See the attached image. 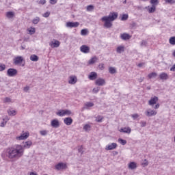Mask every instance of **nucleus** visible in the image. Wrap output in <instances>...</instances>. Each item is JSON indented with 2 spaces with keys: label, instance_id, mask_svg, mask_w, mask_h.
I'll list each match as a JSON object with an SVG mask.
<instances>
[{
  "label": "nucleus",
  "instance_id": "69168bd1",
  "mask_svg": "<svg viewBox=\"0 0 175 175\" xmlns=\"http://www.w3.org/2000/svg\"><path fill=\"white\" fill-rule=\"evenodd\" d=\"M78 151H79V152H81V154H83V148H79V149H78Z\"/></svg>",
  "mask_w": 175,
  "mask_h": 175
},
{
  "label": "nucleus",
  "instance_id": "e2e57ef3",
  "mask_svg": "<svg viewBox=\"0 0 175 175\" xmlns=\"http://www.w3.org/2000/svg\"><path fill=\"white\" fill-rule=\"evenodd\" d=\"M144 80V77H140L138 79L139 83H142V81Z\"/></svg>",
  "mask_w": 175,
  "mask_h": 175
},
{
  "label": "nucleus",
  "instance_id": "864d4df0",
  "mask_svg": "<svg viewBox=\"0 0 175 175\" xmlns=\"http://www.w3.org/2000/svg\"><path fill=\"white\" fill-rule=\"evenodd\" d=\"M98 68L100 70H103V69H105V64H100L98 66Z\"/></svg>",
  "mask_w": 175,
  "mask_h": 175
},
{
  "label": "nucleus",
  "instance_id": "774afa93",
  "mask_svg": "<svg viewBox=\"0 0 175 175\" xmlns=\"http://www.w3.org/2000/svg\"><path fill=\"white\" fill-rule=\"evenodd\" d=\"M172 55H173L174 57H175V50L174 51Z\"/></svg>",
  "mask_w": 175,
  "mask_h": 175
},
{
  "label": "nucleus",
  "instance_id": "6ab92c4d",
  "mask_svg": "<svg viewBox=\"0 0 175 175\" xmlns=\"http://www.w3.org/2000/svg\"><path fill=\"white\" fill-rule=\"evenodd\" d=\"M120 38L122 39V40H129L131 36L126 33H123L120 35Z\"/></svg>",
  "mask_w": 175,
  "mask_h": 175
},
{
  "label": "nucleus",
  "instance_id": "4be33fe9",
  "mask_svg": "<svg viewBox=\"0 0 175 175\" xmlns=\"http://www.w3.org/2000/svg\"><path fill=\"white\" fill-rule=\"evenodd\" d=\"M120 132H122L123 133H131L132 132V129L129 127H124L123 129H120Z\"/></svg>",
  "mask_w": 175,
  "mask_h": 175
},
{
  "label": "nucleus",
  "instance_id": "bf43d9fd",
  "mask_svg": "<svg viewBox=\"0 0 175 175\" xmlns=\"http://www.w3.org/2000/svg\"><path fill=\"white\" fill-rule=\"evenodd\" d=\"M51 5H55L57 3V0H50Z\"/></svg>",
  "mask_w": 175,
  "mask_h": 175
},
{
  "label": "nucleus",
  "instance_id": "13d9d810",
  "mask_svg": "<svg viewBox=\"0 0 175 175\" xmlns=\"http://www.w3.org/2000/svg\"><path fill=\"white\" fill-rule=\"evenodd\" d=\"M49 16H50V12H46L43 14V17H46V18L49 17Z\"/></svg>",
  "mask_w": 175,
  "mask_h": 175
},
{
  "label": "nucleus",
  "instance_id": "338daca9",
  "mask_svg": "<svg viewBox=\"0 0 175 175\" xmlns=\"http://www.w3.org/2000/svg\"><path fill=\"white\" fill-rule=\"evenodd\" d=\"M137 66H139V68H142V66H143V63L139 64Z\"/></svg>",
  "mask_w": 175,
  "mask_h": 175
},
{
  "label": "nucleus",
  "instance_id": "de8ad7c7",
  "mask_svg": "<svg viewBox=\"0 0 175 175\" xmlns=\"http://www.w3.org/2000/svg\"><path fill=\"white\" fill-rule=\"evenodd\" d=\"M131 117L133 118V120H136L137 118H139V116L137 113H134L131 115Z\"/></svg>",
  "mask_w": 175,
  "mask_h": 175
},
{
  "label": "nucleus",
  "instance_id": "72a5a7b5",
  "mask_svg": "<svg viewBox=\"0 0 175 175\" xmlns=\"http://www.w3.org/2000/svg\"><path fill=\"white\" fill-rule=\"evenodd\" d=\"M94 9V5H89L87 6L86 10L87 12H92Z\"/></svg>",
  "mask_w": 175,
  "mask_h": 175
},
{
  "label": "nucleus",
  "instance_id": "603ef678",
  "mask_svg": "<svg viewBox=\"0 0 175 175\" xmlns=\"http://www.w3.org/2000/svg\"><path fill=\"white\" fill-rule=\"evenodd\" d=\"M8 121H9V118H7L5 122H1L0 124V126H1V127L5 126V125H6V122H8Z\"/></svg>",
  "mask_w": 175,
  "mask_h": 175
},
{
  "label": "nucleus",
  "instance_id": "b1692460",
  "mask_svg": "<svg viewBox=\"0 0 175 175\" xmlns=\"http://www.w3.org/2000/svg\"><path fill=\"white\" fill-rule=\"evenodd\" d=\"M30 61H33V62H38L39 61V57L36 55H31L30 56Z\"/></svg>",
  "mask_w": 175,
  "mask_h": 175
},
{
  "label": "nucleus",
  "instance_id": "9b49d317",
  "mask_svg": "<svg viewBox=\"0 0 175 175\" xmlns=\"http://www.w3.org/2000/svg\"><path fill=\"white\" fill-rule=\"evenodd\" d=\"M80 51L81 53H84V54H88V53H90V46L87 45H82L80 47Z\"/></svg>",
  "mask_w": 175,
  "mask_h": 175
},
{
  "label": "nucleus",
  "instance_id": "e433bc0d",
  "mask_svg": "<svg viewBox=\"0 0 175 175\" xmlns=\"http://www.w3.org/2000/svg\"><path fill=\"white\" fill-rule=\"evenodd\" d=\"M118 142L120 143V144H122V146H125V144H126V140L122 139L121 138L118 139Z\"/></svg>",
  "mask_w": 175,
  "mask_h": 175
},
{
  "label": "nucleus",
  "instance_id": "2f4dec72",
  "mask_svg": "<svg viewBox=\"0 0 175 175\" xmlns=\"http://www.w3.org/2000/svg\"><path fill=\"white\" fill-rule=\"evenodd\" d=\"M169 43L173 46L175 45V36L170 38Z\"/></svg>",
  "mask_w": 175,
  "mask_h": 175
},
{
  "label": "nucleus",
  "instance_id": "680f3d73",
  "mask_svg": "<svg viewBox=\"0 0 175 175\" xmlns=\"http://www.w3.org/2000/svg\"><path fill=\"white\" fill-rule=\"evenodd\" d=\"M39 3L40 5H44L46 3V0H40Z\"/></svg>",
  "mask_w": 175,
  "mask_h": 175
},
{
  "label": "nucleus",
  "instance_id": "ea45409f",
  "mask_svg": "<svg viewBox=\"0 0 175 175\" xmlns=\"http://www.w3.org/2000/svg\"><path fill=\"white\" fill-rule=\"evenodd\" d=\"M8 113L9 116H16V110H8Z\"/></svg>",
  "mask_w": 175,
  "mask_h": 175
},
{
  "label": "nucleus",
  "instance_id": "58836bf2",
  "mask_svg": "<svg viewBox=\"0 0 175 175\" xmlns=\"http://www.w3.org/2000/svg\"><path fill=\"white\" fill-rule=\"evenodd\" d=\"M121 21H125L126 20H128V14H124L122 16L121 18H120Z\"/></svg>",
  "mask_w": 175,
  "mask_h": 175
},
{
  "label": "nucleus",
  "instance_id": "a878e982",
  "mask_svg": "<svg viewBox=\"0 0 175 175\" xmlns=\"http://www.w3.org/2000/svg\"><path fill=\"white\" fill-rule=\"evenodd\" d=\"M5 16L7 17V18H13V17H14V12H8L5 13Z\"/></svg>",
  "mask_w": 175,
  "mask_h": 175
},
{
  "label": "nucleus",
  "instance_id": "f03ea898",
  "mask_svg": "<svg viewBox=\"0 0 175 175\" xmlns=\"http://www.w3.org/2000/svg\"><path fill=\"white\" fill-rule=\"evenodd\" d=\"M118 14L117 12H111L109 16H105L101 18V21L104 23L105 28H111L113 27V21L117 20Z\"/></svg>",
  "mask_w": 175,
  "mask_h": 175
},
{
  "label": "nucleus",
  "instance_id": "dca6fc26",
  "mask_svg": "<svg viewBox=\"0 0 175 175\" xmlns=\"http://www.w3.org/2000/svg\"><path fill=\"white\" fill-rule=\"evenodd\" d=\"M69 84H75V83H77V77L75 75H72L69 77L68 80Z\"/></svg>",
  "mask_w": 175,
  "mask_h": 175
},
{
  "label": "nucleus",
  "instance_id": "49530a36",
  "mask_svg": "<svg viewBox=\"0 0 175 175\" xmlns=\"http://www.w3.org/2000/svg\"><path fill=\"white\" fill-rule=\"evenodd\" d=\"M4 103H10L12 102V99L9 97H5L3 100Z\"/></svg>",
  "mask_w": 175,
  "mask_h": 175
},
{
  "label": "nucleus",
  "instance_id": "aec40b11",
  "mask_svg": "<svg viewBox=\"0 0 175 175\" xmlns=\"http://www.w3.org/2000/svg\"><path fill=\"white\" fill-rule=\"evenodd\" d=\"M96 77H98V74L95 72H92L88 76V79L90 80H96Z\"/></svg>",
  "mask_w": 175,
  "mask_h": 175
},
{
  "label": "nucleus",
  "instance_id": "8fccbe9b",
  "mask_svg": "<svg viewBox=\"0 0 175 175\" xmlns=\"http://www.w3.org/2000/svg\"><path fill=\"white\" fill-rule=\"evenodd\" d=\"M137 25L136 23H135V22H132V23L130 24L131 28H136Z\"/></svg>",
  "mask_w": 175,
  "mask_h": 175
},
{
  "label": "nucleus",
  "instance_id": "4d7b16f0",
  "mask_svg": "<svg viewBox=\"0 0 175 175\" xmlns=\"http://www.w3.org/2000/svg\"><path fill=\"white\" fill-rule=\"evenodd\" d=\"M23 91L24 92H27L28 91H29V86L25 87Z\"/></svg>",
  "mask_w": 175,
  "mask_h": 175
},
{
  "label": "nucleus",
  "instance_id": "09e8293b",
  "mask_svg": "<svg viewBox=\"0 0 175 175\" xmlns=\"http://www.w3.org/2000/svg\"><path fill=\"white\" fill-rule=\"evenodd\" d=\"M99 88H94L92 90L93 94H98V92H99Z\"/></svg>",
  "mask_w": 175,
  "mask_h": 175
},
{
  "label": "nucleus",
  "instance_id": "c756f323",
  "mask_svg": "<svg viewBox=\"0 0 175 175\" xmlns=\"http://www.w3.org/2000/svg\"><path fill=\"white\" fill-rule=\"evenodd\" d=\"M129 169L133 170L136 169V163L135 162H131L129 165Z\"/></svg>",
  "mask_w": 175,
  "mask_h": 175
},
{
  "label": "nucleus",
  "instance_id": "a19ab883",
  "mask_svg": "<svg viewBox=\"0 0 175 175\" xmlns=\"http://www.w3.org/2000/svg\"><path fill=\"white\" fill-rule=\"evenodd\" d=\"M140 46H141V47H147V41H146V40H142V41L140 42Z\"/></svg>",
  "mask_w": 175,
  "mask_h": 175
},
{
  "label": "nucleus",
  "instance_id": "3c124183",
  "mask_svg": "<svg viewBox=\"0 0 175 175\" xmlns=\"http://www.w3.org/2000/svg\"><path fill=\"white\" fill-rule=\"evenodd\" d=\"M140 124H141L142 128H144V126H146V125H147V122H144V121H141Z\"/></svg>",
  "mask_w": 175,
  "mask_h": 175
},
{
  "label": "nucleus",
  "instance_id": "0eeeda50",
  "mask_svg": "<svg viewBox=\"0 0 175 175\" xmlns=\"http://www.w3.org/2000/svg\"><path fill=\"white\" fill-rule=\"evenodd\" d=\"M96 85H98L99 87H102L103 85H106V81L103 78H98L95 81Z\"/></svg>",
  "mask_w": 175,
  "mask_h": 175
},
{
  "label": "nucleus",
  "instance_id": "f3484780",
  "mask_svg": "<svg viewBox=\"0 0 175 175\" xmlns=\"http://www.w3.org/2000/svg\"><path fill=\"white\" fill-rule=\"evenodd\" d=\"M159 79L160 80H167L169 79V75L166 72H162L159 75Z\"/></svg>",
  "mask_w": 175,
  "mask_h": 175
},
{
  "label": "nucleus",
  "instance_id": "052dcab7",
  "mask_svg": "<svg viewBox=\"0 0 175 175\" xmlns=\"http://www.w3.org/2000/svg\"><path fill=\"white\" fill-rule=\"evenodd\" d=\"M170 72H175V64L170 68Z\"/></svg>",
  "mask_w": 175,
  "mask_h": 175
},
{
  "label": "nucleus",
  "instance_id": "6e6d98bb",
  "mask_svg": "<svg viewBox=\"0 0 175 175\" xmlns=\"http://www.w3.org/2000/svg\"><path fill=\"white\" fill-rule=\"evenodd\" d=\"M142 165H144V166H148V161L147 159H145L144 162L142 163Z\"/></svg>",
  "mask_w": 175,
  "mask_h": 175
},
{
  "label": "nucleus",
  "instance_id": "5fc2aeb1",
  "mask_svg": "<svg viewBox=\"0 0 175 175\" xmlns=\"http://www.w3.org/2000/svg\"><path fill=\"white\" fill-rule=\"evenodd\" d=\"M167 3H175L174 0H165Z\"/></svg>",
  "mask_w": 175,
  "mask_h": 175
},
{
  "label": "nucleus",
  "instance_id": "cd10ccee",
  "mask_svg": "<svg viewBox=\"0 0 175 175\" xmlns=\"http://www.w3.org/2000/svg\"><path fill=\"white\" fill-rule=\"evenodd\" d=\"M109 72L111 75H114V73H117V69L115 67H109Z\"/></svg>",
  "mask_w": 175,
  "mask_h": 175
},
{
  "label": "nucleus",
  "instance_id": "37998d69",
  "mask_svg": "<svg viewBox=\"0 0 175 175\" xmlns=\"http://www.w3.org/2000/svg\"><path fill=\"white\" fill-rule=\"evenodd\" d=\"M40 133L41 136H46L47 133H49V131H47L46 130H43V131H40Z\"/></svg>",
  "mask_w": 175,
  "mask_h": 175
},
{
  "label": "nucleus",
  "instance_id": "7c9ffc66",
  "mask_svg": "<svg viewBox=\"0 0 175 175\" xmlns=\"http://www.w3.org/2000/svg\"><path fill=\"white\" fill-rule=\"evenodd\" d=\"M83 131H85V132L91 131V126L90 124H85L83 126Z\"/></svg>",
  "mask_w": 175,
  "mask_h": 175
},
{
  "label": "nucleus",
  "instance_id": "39448f33",
  "mask_svg": "<svg viewBox=\"0 0 175 175\" xmlns=\"http://www.w3.org/2000/svg\"><path fill=\"white\" fill-rule=\"evenodd\" d=\"M59 44H61V42H59V41L53 39L52 41H51L49 42V46L52 48V49H57L58 48V46H59Z\"/></svg>",
  "mask_w": 175,
  "mask_h": 175
},
{
  "label": "nucleus",
  "instance_id": "0e129e2a",
  "mask_svg": "<svg viewBox=\"0 0 175 175\" xmlns=\"http://www.w3.org/2000/svg\"><path fill=\"white\" fill-rule=\"evenodd\" d=\"M159 106H160L159 103H157V104L155 105L154 107H153V108H154V109H159Z\"/></svg>",
  "mask_w": 175,
  "mask_h": 175
},
{
  "label": "nucleus",
  "instance_id": "a211bd4d",
  "mask_svg": "<svg viewBox=\"0 0 175 175\" xmlns=\"http://www.w3.org/2000/svg\"><path fill=\"white\" fill-rule=\"evenodd\" d=\"M125 51V46L124 45H120L116 48V52L118 54H122Z\"/></svg>",
  "mask_w": 175,
  "mask_h": 175
},
{
  "label": "nucleus",
  "instance_id": "c03bdc74",
  "mask_svg": "<svg viewBox=\"0 0 175 175\" xmlns=\"http://www.w3.org/2000/svg\"><path fill=\"white\" fill-rule=\"evenodd\" d=\"M6 69V66L5 64H0V72H3Z\"/></svg>",
  "mask_w": 175,
  "mask_h": 175
},
{
  "label": "nucleus",
  "instance_id": "2eb2a0df",
  "mask_svg": "<svg viewBox=\"0 0 175 175\" xmlns=\"http://www.w3.org/2000/svg\"><path fill=\"white\" fill-rule=\"evenodd\" d=\"M157 102H158V97L154 96L153 98H150L148 102V105H150V106H154L157 104Z\"/></svg>",
  "mask_w": 175,
  "mask_h": 175
},
{
  "label": "nucleus",
  "instance_id": "7ed1b4c3",
  "mask_svg": "<svg viewBox=\"0 0 175 175\" xmlns=\"http://www.w3.org/2000/svg\"><path fill=\"white\" fill-rule=\"evenodd\" d=\"M158 114V112L156 110L148 109L145 111V115L146 117H152L154 116H157Z\"/></svg>",
  "mask_w": 175,
  "mask_h": 175
},
{
  "label": "nucleus",
  "instance_id": "9d476101",
  "mask_svg": "<svg viewBox=\"0 0 175 175\" xmlns=\"http://www.w3.org/2000/svg\"><path fill=\"white\" fill-rule=\"evenodd\" d=\"M24 61V58L21 56H18L14 59V65H21Z\"/></svg>",
  "mask_w": 175,
  "mask_h": 175
},
{
  "label": "nucleus",
  "instance_id": "ddd939ff",
  "mask_svg": "<svg viewBox=\"0 0 175 175\" xmlns=\"http://www.w3.org/2000/svg\"><path fill=\"white\" fill-rule=\"evenodd\" d=\"M51 125L53 128H59V121L58 119H54L51 122Z\"/></svg>",
  "mask_w": 175,
  "mask_h": 175
},
{
  "label": "nucleus",
  "instance_id": "4c0bfd02",
  "mask_svg": "<svg viewBox=\"0 0 175 175\" xmlns=\"http://www.w3.org/2000/svg\"><path fill=\"white\" fill-rule=\"evenodd\" d=\"M102 120H103V116H98L96 118V122H102Z\"/></svg>",
  "mask_w": 175,
  "mask_h": 175
},
{
  "label": "nucleus",
  "instance_id": "79ce46f5",
  "mask_svg": "<svg viewBox=\"0 0 175 175\" xmlns=\"http://www.w3.org/2000/svg\"><path fill=\"white\" fill-rule=\"evenodd\" d=\"M72 115V111L68 109H64V116H70Z\"/></svg>",
  "mask_w": 175,
  "mask_h": 175
},
{
  "label": "nucleus",
  "instance_id": "f8f14e48",
  "mask_svg": "<svg viewBox=\"0 0 175 175\" xmlns=\"http://www.w3.org/2000/svg\"><path fill=\"white\" fill-rule=\"evenodd\" d=\"M116 148H117V144L111 143V144L106 146L105 150H107V151H109L111 150H116Z\"/></svg>",
  "mask_w": 175,
  "mask_h": 175
},
{
  "label": "nucleus",
  "instance_id": "5701e85b",
  "mask_svg": "<svg viewBox=\"0 0 175 175\" xmlns=\"http://www.w3.org/2000/svg\"><path fill=\"white\" fill-rule=\"evenodd\" d=\"M94 103L92 102H87L85 103L83 109H85L86 110H88L90 107H93Z\"/></svg>",
  "mask_w": 175,
  "mask_h": 175
},
{
  "label": "nucleus",
  "instance_id": "412c9836",
  "mask_svg": "<svg viewBox=\"0 0 175 175\" xmlns=\"http://www.w3.org/2000/svg\"><path fill=\"white\" fill-rule=\"evenodd\" d=\"M64 124H66V125H72V122H73V119H72V118H66L64 120Z\"/></svg>",
  "mask_w": 175,
  "mask_h": 175
},
{
  "label": "nucleus",
  "instance_id": "423d86ee",
  "mask_svg": "<svg viewBox=\"0 0 175 175\" xmlns=\"http://www.w3.org/2000/svg\"><path fill=\"white\" fill-rule=\"evenodd\" d=\"M17 75V70L14 68H9L7 70V76L9 77H14V76Z\"/></svg>",
  "mask_w": 175,
  "mask_h": 175
},
{
  "label": "nucleus",
  "instance_id": "1a4fd4ad",
  "mask_svg": "<svg viewBox=\"0 0 175 175\" xmlns=\"http://www.w3.org/2000/svg\"><path fill=\"white\" fill-rule=\"evenodd\" d=\"M29 137V133H23L20 136L16 137V140H25Z\"/></svg>",
  "mask_w": 175,
  "mask_h": 175
},
{
  "label": "nucleus",
  "instance_id": "f257e3e1",
  "mask_svg": "<svg viewBox=\"0 0 175 175\" xmlns=\"http://www.w3.org/2000/svg\"><path fill=\"white\" fill-rule=\"evenodd\" d=\"M32 141H27L24 146L15 145L14 147L7 149V157L12 161H17L24 155V148H30Z\"/></svg>",
  "mask_w": 175,
  "mask_h": 175
},
{
  "label": "nucleus",
  "instance_id": "bb28decb",
  "mask_svg": "<svg viewBox=\"0 0 175 175\" xmlns=\"http://www.w3.org/2000/svg\"><path fill=\"white\" fill-rule=\"evenodd\" d=\"M96 61H98V58H96V57H94L89 60L88 64L89 65H93V64H95Z\"/></svg>",
  "mask_w": 175,
  "mask_h": 175
},
{
  "label": "nucleus",
  "instance_id": "c9c22d12",
  "mask_svg": "<svg viewBox=\"0 0 175 175\" xmlns=\"http://www.w3.org/2000/svg\"><path fill=\"white\" fill-rule=\"evenodd\" d=\"M88 33V29H83L81 31V35H82L83 36H85V35H87Z\"/></svg>",
  "mask_w": 175,
  "mask_h": 175
},
{
  "label": "nucleus",
  "instance_id": "4468645a",
  "mask_svg": "<svg viewBox=\"0 0 175 175\" xmlns=\"http://www.w3.org/2000/svg\"><path fill=\"white\" fill-rule=\"evenodd\" d=\"M148 12V13H154L157 10V7L154 5H152V6H147L145 8Z\"/></svg>",
  "mask_w": 175,
  "mask_h": 175
},
{
  "label": "nucleus",
  "instance_id": "a18cd8bd",
  "mask_svg": "<svg viewBox=\"0 0 175 175\" xmlns=\"http://www.w3.org/2000/svg\"><path fill=\"white\" fill-rule=\"evenodd\" d=\"M150 3L151 5H154V6H156V5H158L159 2L158 1V0H150Z\"/></svg>",
  "mask_w": 175,
  "mask_h": 175
},
{
  "label": "nucleus",
  "instance_id": "f704fd0d",
  "mask_svg": "<svg viewBox=\"0 0 175 175\" xmlns=\"http://www.w3.org/2000/svg\"><path fill=\"white\" fill-rule=\"evenodd\" d=\"M28 32L29 35H33V33H35V27H30L28 29Z\"/></svg>",
  "mask_w": 175,
  "mask_h": 175
},
{
  "label": "nucleus",
  "instance_id": "20e7f679",
  "mask_svg": "<svg viewBox=\"0 0 175 175\" xmlns=\"http://www.w3.org/2000/svg\"><path fill=\"white\" fill-rule=\"evenodd\" d=\"M80 25L79 22H67L66 23V28H77Z\"/></svg>",
  "mask_w": 175,
  "mask_h": 175
},
{
  "label": "nucleus",
  "instance_id": "393cba45",
  "mask_svg": "<svg viewBox=\"0 0 175 175\" xmlns=\"http://www.w3.org/2000/svg\"><path fill=\"white\" fill-rule=\"evenodd\" d=\"M56 115L59 116V117L65 116V109H59L57 112H56Z\"/></svg>",
  "mask_w": 175,
  "mask_h": 175
},
{
  "label": "nucleus",
  "instance_id": "473e14b6",
  "mask_svg": "<svg viewBox=\"0 0 175 175\" xmlns=\"http://www.w3.org/2000/svg\"><path fill=\"white\" fill-rule=\"evenodd\" d=\"M40 21V18L39 16H36L32 20L33 24H38Z\"/></svg>",
  "mask_w": 175,
  "mask_h": 175
},
{
  "label": "nucleus",
  "instance_id": "6e6552de",
  "mask_svg": "<svg viewBox=\"0 0 175 175\" xmlns=\"http://www.w3.org/2000/svg\"><path fill=\"white\" fill-rule=\"evenodd\" d=\"M56 170H64V169H66L68 166L66 165V163H59L55 166Z\"/></svg>",
  "mask_w": 175,
  "mask_h": 175
},
{
  "label": "nucleus",
  "instance_id": "c85d7f7f",
  "mask_svg": "<svg viewBox=\"0 0 175 175\" xmlns=\"http://www.w3.org/2000/svg\"><path fill=\"white\" fill-rule=\"evenodd\" d=\"M158 76L157 72H151L148 75V79H155Z\"/></svg>",
  "mask_w": 175,
  "mask_h": 175
}]
</instances>
